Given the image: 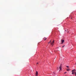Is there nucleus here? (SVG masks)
<instances>
[{
	"instance_id": "1",
	"label": "nucleus",
	"mask_w": 76,
	"mask_h": 76,
	"mask_svg": "<svg viewBox=\"0 0 76 76\" xmlns=\"http://www.w3.org/2000/svg\"><path fill=\"white\" fill-rule=\"evenodd\" d=\"M54 40H53V41H52L51 43V45H52V46H53L54 45Z\"/></svg>"
},
{
	"instance_id": "2",
	"label": "nucleus",
	"mask_w": 76,
	"mask_h": 76,
	"mask_svg": "<svg viewBox=\"0 0 76 76\" xmlns=\"http://www.w3.org/2000/svg\"><path fill=\"white\" fill-rule=\"evenodd\" d=\"M75 73V70H72V75H73Z\"/></svg>"
},
{
	"instance_id": "3",
	"label": "nucleus",
	"mask_w": 76,
	"mask_h": 76,
	"mask_svg": "<svg viewBox=\"0 0 76 76\" xmlns=\"http://www.w3.org/2000/svg\"><path fill=\"white\" fill-rule=\"evenodd\" d=\"M59 69H60V70H61L62 69H61V64L60 66V67H59Z\"/></svg>"
},
{
	"instance_id": "4",
	"label": "nucleus",
	"mask_w": 76,
	"mask_h": 76,
	"mask_svg": "<svg viewBox=\"0 0 76 76\" xmlns=\"http://www.w3.org/2000/svg\"><path fill=\"white\" fill-rule=\"evenodd\" d=\"M64 42V40H61V43L62 44H63Z\"/></svg>"
},
{
	"instance_id": "5",
	"label": "nucleus",
	"mask_w": 76,
	"mask_h": 76,
	"mask_svg": "<svg viewBox=\"0 0 76 76\" xmlns=\"http://www.w3.org/2000/svg\"><path fill=\"white\" fill-rule=\"evenodd\" d=\"M38 71H36V75H38Z\"/></svg>"
},
{
	"instance_id": "6",
	"label": "nucleus",
	"mask_w": 76,
	"mask_h": 76,
	"mask_svg": "<svg viewBox=\"0 0 76 76\" xmlns=\"http://www.w3.org/2000/svg\"><path fill=\"white\" fill-rule=\"evenodd\" d=\"M66 67H68V69H69V66H66Z\"/></svg>"
},
{
	"instance_id": "7",
	"label": "nucleus",
	"mask_w": 76,
	"mask_h": 76,
	"mask_svg": "<svg viewBox=\"0 0 76 76\" xmlns=\"http://www.w3.org/2000/svg\"><path fill=\"white\" fill-rule=\"evenodd\" d=\"M67 71H69V70H70V69H67Z\"/></svg>"
},
{
	"instance_id": "8",
	"label": "nucleus",
	"mask_w": 76,
	"mask_h": 76,
	"mask_svg": "<svg viewBox=\"0 0 76 76\" xmlns=\"http://www.w3.org/2000/svg\"><path fill=\"white\" fill-rule=\"evenodd\" d=\"M64 73L65 74V73H67V72H65Z\"/></svg>"
},
{
	"instance_id": "9",
	"label": "nucleus",
	"mask_w": 76,
	"mask_h": 76,
	"mask_svg": "<svg viewBox=\"0 0 76 76\" xmlns=\"http://www.w3.org/2000/svg\"><path fill=\"white\" fill-rule=\"evenodd\" d=\"M46 39H47V38H46L45 39V40H46Z\"/></svg>"
},
{
	"instance_id": "10",
	"label": "nucleus",
	"mask_w": 76,
	"mask_h": 76,
	"mask_svg": "<svg viewBox=\"0 0 76 76\" xmlns=\"http://www.w3.org/2000/svg\"><path fill=\"white\" fill-rule=\"evenodd\" d=\"M51 40H50V42H51Z\"/></svg>"
},
{
	"instance_id": "11",
	"label": "nucleus",
	"mask_w": 76,
	"mask_h": 76,
	"mask_svg": "<svg viewBox=\"0 0 76 76\" xmlns=\"http://www.w3.org/2000/svg\"><path fill=\"white\" fill-rule=\"evenodd\" d=\"M38 64V63H37V66H38V65H37V64Z\"/></svg>"
},
{
	"instance_id": "12",
	"label": "nucleus",
	"mask_w": 76,
	"mask_h": 76,
	"mask_svg": "<svg viewBox=\"0 0 76 76\" xmlns=\"http://www.w3.org/2000/svg\"><path fill=\"white\" fill-rule=\"evenodd\" d=\"M50 42H49L48 43V44H50Z\"/></svg>"
},
{
	"instance_id": "13",
	"label": "nucleus",
	"mask_w": 76,
	"mask_h": 76,
	"mask_svg": "<svg viewBox=\"0 0 76 76\" xmlns=\"http://www.w3.org/2000/svg\"><path fill=\"white\" fill-rule=\"evenodd\" d=\"M64 47V45L62 46V47Z\"/></svg>"
},
{
	"instance_id": "14",
	"label": "nucleus",
	"mask_w": 76,
	"mask_h": 76,
	"mask_svg": "<svg viewBox=\"0 0 76 76\" xmlns=\"http://www.w3.org/2000/svg\"><path fill=\"white\" fill-rule=\"evenodd\" d=\"M36 76H38V75H36Z\"/></svg>"
},
{
	"instance_id": "15",
	"label": "nucleus",
	"mask_w": 76,
	"mask_h": 76,
	"mask_svg": "<svg viewBox=\"0 0 76 76\" xmlns=\"http://www.w3.org/2000/svg\"><path fill=\"white\" fill-rule=\"evenodd\" d=\"M53 74H55V73L54 72H53Z\"/></svg>"
},
{
	"instance_id": "16",
	"label": "nucleus",
	"mask_w": 76,
	"mask_h": 76,
	"mask_svg": "<svg viewBox=\"0 0 76 76\" xmlns=\"http://www.w3.org/2000/svg\"><path fill=\"white\" fill-rule=\"evenodd\" d=\"M75 75L76 76V72H75Z\"/></svg>"
},
{
	"instance_id": "17",
	"label": "nucleus",
	"mask_w": 76,
	"mask_h": 76,
	"mask_svg": "<svg viewBox=\"0 0 76 76\" xmlns=\"http://www.w3.org/2000/svg\"><path fill=\"white\" fill-rule=\"evenodd\" d=\"M71 19H72V18H71Z\"/></svg>"
}]
</instances>
